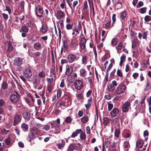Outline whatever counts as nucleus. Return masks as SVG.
Returning <instances> with one entry per match:
<instances>
[{"label": "nucleus", "mask_w": 151, "mask_h": 151, "mask_svg": "<svg viewBox=\"0 0 151 151\" xmlns=\"http://www.w3.org/2000/svg\"><path fill=\"white\" fill-rule=\"evenodd\" d=\"M22 116L21 114H16L14 117L13 124L15 126L18 124L21 121Z\"/></svg>", "instance_id": "obj_1"}, {"label": "nucleus", "mask_w": 151, "mask_h": 151, "mask_svg": "<svg viewBox=\"0 0 151 151\" xmlns=\"http://www.w3.org/2000/svg\"><path fill=\"white\" fill-rule=\"evenodd\" d=\"M36 14L37 17L40 18L43 17V11L42 7L40 5H38L36 8Z\"/></svg>", "instance_id": "obj_2"}, {"label": "nucleus", "mask_w": 151, "mask_h": 151, "mask_svg": "<svg viewBox=\"0 0 151 151\" xmlns=\"http://www.w3.org/2000/svg\"><path fill=\"white\" fill-rule=\"evenodd\" d=\"M10 101L14 103H16L19 100V96L17 93L16 92L15 94L11 95L9 97Z\"/></svg>", "instance_id": "obj_3"}, {"label": "nucleus", "mask_w": 151, "mask_h": 151, "mask_svg": "<svg viewBox=\"0 0 151 151\" xmlns=\"http://www.w3.org/2000/svg\"><path fill=\"white\" fill-rule=\"evenodd\" d=\"M126 87L124 85H119L116 89L117 94H119L124 93L126 90Z\"/></svg>", "instance_id": "obj_4"}, {"label": "nucleus", "mask_w": 151, "mask_h": 151, "mask_svg": "<svg viewBox=\"0 0 151 151\" xmlns=\"http://www.w3.org/2000/svg\"><path fill=\"white\" fill-rule=\"evenodd\" d=\"M131 109L130 104L128 101L125 102L122 106V111L123 112H126Z\"/></svg>", "instance_id": "obj_5"}, {"label": "nucleus", "mask_w": 151, "mask_h": 151, "mask_svg": "<svg viewBox=\"0 0 151 151\" xmlns=\"http://www.w3.org/2000/svg\"><path fill=\"white\" fill-rule=\"evenodd\" d=\"M23 74L26 78H29L32 76V73L30 69L26 68L23 70Z\"/></svg>", "instance_id": "obj_6"}, {"label": "nucleus", "mask_w": 151, "mask_h": 151, "mask_svg": "<svg viewBox=\"0 0 151 151\" xmlns=\"http://www.w3.org/2000/svg\"><path fill=\"white\" fill-rule=\"evenodd\" d=\"M83 86V83L80 80H76L74 83V86L78 90H81Z\"/></svg>", "instance_id": "obj_7"}, {"label": "nucleus", "mask_w": 151, "mask_h": 151, "mask_svg": "<svg viewBox=\"0 0 151 151\" xmlns=\"http://www.w3.org/2000/svg\"><path fill=\"white\" fill-rule=\"evenodd\" d=\"M78 46V42L77 40L75 38L71 39L70 43V47L73 49H76Z\"/></svg>", "instance_id": "obj_8"}, {"label": "nucleus", "mask_w": 151, "mask_h": 151, "mask_svg": "<svg viewBox=\"0 0 151 151\" xmlns=\"http://www.w3.org/2000/svg\"><path fill=\"white\" fill-rule=\"evenodd\" d=\"M22 59L19 57H17L14 59L13 63L16 66H20L22 65Z\"/></svg>", "instance_id": "obj_9"}, {"label": "nucleus", "mask_w": 151, "mask_h": 151, "mask_svg": "<svg viewBox=\"0 0 151 151\" xmlns=\"http://www.w3.org/2000/svg\"><path fill=\"white\" fill-rule=\"evenodd\" d=\"M76 58V55L73 54H69L67 58L68 61L69 63H71L74 62Z\"/></svg>", "instance_id": "obj_10"}, {"label": "nucleus", "mask_w": 151, "mask_h": 151, "mask_svg": "<svg viewBox=\"0 0 151 151\" xmlns=\"http://www.w3.org/2000/svg\"><path fill=\"white\" fill-rule=\"evenodd\" d=\"M86 40L85 38L83 37L81 38L80 45L81 48L82 49L84 50L86 48Z\"/></svg>", "instance_id": "obj_11"}, {"label": "nucleus", "mask_w": 151, "mask_h": 151, "mask_svg": "<svg viewBox=\"0 0 151 151\" xmlns=\"http://www.w3.org/2000/svg\"><path fill=\"white\" fill-rule=\"evenodd\" d=\"M119 113V110L117 108H114L110 112V114L111 116L115 117L117 116Z\"/></svg>", "instance_id": "obj_12"}, {"label": "nucleus", "mask_w": 151, "mask_h": 151, "mask_svg": "<svg viewBox=\"0 0 151 151\" xmlns=\"http://www.w3.org/2000/svg\"><path fill=\"white\" fill-rule=\"evenodd\" d=\"M48 30L47 25L45 23L42 24V27L40 29V31L43 33H45Z\"/></svg>", "instance_id": "obj_13"}, {"label": "nucleus", "mask_w": 151, "mask_h": 151, "mask_svg": "<svg viewBox=\"0 0 151 151\" xmlns=\"http://www.w3.org/2000/svg\"><path fill=\"white\" fill-rule=\"evenodd\" d=\"M144 143V141L143 140L139 139L136 143V146L137 148H142Z\"/></svg>", "instance_id": "obj_14"}, {"label": "nucleus", "mask_w": 151, "mask_h": 151, "mask_svg": "<svg viewBox=\"0 0 151 151\" xmlns=\"http://www.w3.org/2000/svg\"><path fill=\"white\" fill-rule=\"evenodd\" d=\"M34 47L36 50H39L42 48V45L40 43L37 42L34 44Z\"/></svg>", "instance_id": "obj_15"}, {"label": "nucleus", "mask_w": 151, "mask_h": 151, "mask_svg": "<svg viewBox=\"0 0 151 151\" xmlns=\"http://www.w3.org/2000/svg\"><path fill=\"white\" fill-rule=\"evenodd\" d=\"M23 118L27 121H29L30 117V116L29 113L27 112H24L22 114Z\"/></svg>", "instance_id": "obj_16"}, {"label": "nucleus", "mask_w": 151, "mask_h": 151, "mask_svg": "<svg viewBox=\"0 0 151 151\" xmlns=\"http://www.w3.org/2000/svg\"><path fill=\"white\" fill-rule=\"evenodd\" d=\"M82 132L81 129H76L75 132H73L71 135V137L74 138L77 136L78 134Z\"/></svg>", "instance_id": "obj_17"}, {"label": "nucleus", "mask_w": 151, "mask_h": 151, "mask_svg": "<svg viewBox=\"0 0 151 151\" xmlns=\"http://www.w3.org/2000/svg\"><path fill=\"white\" fill-rule=\"evenodd\" d=\"M35 138V135L32 132L28 134L27 139L29 141L31 142L32 140L34 139Z\"/></svg>", "instance_id": "obj_18"}, {"label": "nucleus", "mask_w": 151, "mask_h": 151, "mask_svg": "<svg viewBox=\"0 0 151 151\" xmlns=\"http://www.w3.org/2000/svg\"><path fill=\"white\" fill-rule=\"evenodd\" d=\"M73 71L72 68L70 66H69L66 68L65 72V74L68 76H69Z\"/></svg>", "instance_id": "obj_19"}, {"label": "nucleus", "mask_w": 151, "mask_h": 151, "mask_svg": "<svg viewBox=\"0 0 151 151\" xmlns=\"http://www.w3.org/2000/svg\"><path fill=\"white\" fill-rule=\"evenodd\" d=\"M56 23L58 27H60L61 29H63L64 28V25L63 20H61L60 22L58 21Z\"/></svg>", "instance_id": "obj_20"}, {"label": "nucleus", "mask_w": 151, "mask_h": 151, "mask_svg": "<svg viewBox=\"0 0 151 151\" xmlns=\"http://www.w3.org/2000/svg\"><path fill=\"white\" fill-rule=\"evenodd\" d=\"M107 86L108 90L109 91L113 92L115 89V87L113 86L111 84H108Z\"/></svg>", "instance_id": "obj_21"}, {"label": "nucleus", "mask_w": 151, "mask_h": 151, "mask_svg": "<svg viewBox=\"0 0 151 151\" xmlns=\"http://www.w3.org/2000/svg\"><path fill=\"white\" fill-rule=\"evenodd\" d=\"M57 14L58 18L60 19L62 18L65 15L63 12L59 10L57 11Z\"/></svg>", "instance_id": "obj_22"}, {"label": "nucleus", "mask_w": 151, "mask_h": 151, "mask_svg": "<svg viewBox=\"0 0 151 151\" xmlns=\"http://www.w3.org/2000/svg\"><path fill=\"white\" fill-rule=\"evenodd\" d=\"M7 45L8 46L7 50L9 52L12 51L13 49V47L11 42H8Z\"/></svg>", "instance_id": "obj_23"}, {"label": "nucleus", "mask_w": 151, "mask_h": 151, "mask_svg": "<svg viewBox=\"0 0 151 151\" xmlns=\"http://www.w3.org/2000/svg\"><path fill=\"white\" fill-rule=\"evenodd\" d=\"M92 101L91 98L89 99L88 100V103L87 104L85 105V106L86 108V109H88L90 107L91 105V102Z\"/></svg>", "instance_id": "obj_24"}, {"label": "nucleus", "mask_w": 151, "mask_h": 151, "mask_svg": "<svg viewBox=\"0 0 151 151\" xmlns=\"http://www.w3.org/2000/svg\"><path fill=\"white\" fill-rule=\"evenodd\" d=\"M138 42L137 39H134L132 42V48H134L136 47L138 44Z\"/></svg>", "instance_id": "obj_25"}, {"label": "nucleus", "mask_w": 151, "mask_h": 151, "mask_svg": "<svg viewBox=\"0 0 151 151\" xmlns=\"http://www.w3.org/2000/svg\"><path fill=\"white\" fill-rule=\"evenodd\" d=\"M79 33V32L78 29L76 28H75L73 30V32L72 35L74 37L77 36Z\"/></svg>", "instance_id": "obj_26"}, {"label": "nucleus", "mask_w": 151, "mask_h": 151, "mask_svg": "<svg viewBox=\"0 0 151 151\" xmlns=\"http://www.w3.org/2000/svg\"><path fill=\"white\" fill-rule=\"evenodd\" d=\"M125 55L123 54L120 58V61L119 63V65L120 66H122L123 63L125 61Z\"/></svg>", "instance_id": "obj_27"}, {"label": "nucleus", "mask_w": 151, "mask_h": 151, "mask_svg": "<svg viewBox=\"0 0 151 151\" xmlns=\"http://www.w3.org/2000/svg\"><path fill=\"white\" fill-rule=\"evenodd\" d=\"M103 123L104 126L107 125L110 122L109 119L107 117H104L103 118Z\"/></svg>", "instance_id": "obj_28"}, {"label": "nucleus", "mask_w": 151, "mask_h": 151, "mask_svg": "<svg viewBox=\"0 0 151 151\" xmlns=\"http://www.w3.org/2000/svg\"><path fill=\"white\" fill-rule=\"evenodd\" d=\"M88 57L86 55L83 56L82 58V62L83 64H86L87 61Z\"/></svg>", "instance_id": "obj_29"}, {"label": "nucleus", "mask_w": 151, "mask_h": 151, "mask_svg": "<svg viewBox=\"0 0 151 151\" xmlns=\"http://www.w3.org/2000/svg\"><path fill=\"white\" fill-rule=\"evenodd\" d=\"M80 73L81 75L82 76H85L86 75V70L83 68L80 70Z\"/></svg>", "instance_id": "obj_30"}, {"label": "nucleus", "mask_w": 151, "mask_h": 151, "mask_svg": "<svg viewBox=\"0 0 151 151\" xmlns=\"http://www.w3.org/2000/svg\"><path fill=\"white\" fill-rule=\"evenodd\" d=\"M21 29L23 32L25 33L27 32L29 30V29L27 27L25 26H22Z\"/></svg>", "instance_id": "obj_31"}, {"label": "nucleus", "mask_w": 151, "mask_h": 151, "mask_svg": "<svg viewBox=\"0 0 151 151\" xmlns=\"http://www.w3.org/2000/svg\"><path fill=\"white\" fill-rule=\"evenodd\" d=\"M45 73L44 71H41L38 74L39 77L41 78H42L45 77Z\"/></svg>", "instance_id": "obj_32"}, {"label": "nucleus", "mask_w": 151, "mask_h": 151, "mask_svg": "<svg viewBox=\"0 0 151 151\" xmlns=\"http://www.w3.org/2000/svg\"><path fill=\"white\" fill-rule=\"evenodd\" d=\"M89 4L90 6L91 5L93 14H94V8L93 6V4L92 0H88Z\"/></svg>", "instance_id": "obj_33"}, {"label": "nucleus", "mask_w": 151, "mask_h": 151, "mask_svg": "<svg viewBox=\"0 0 151 151\" xmlns=\"http://www.w3.org/2000/svg\"><path fill=\"white\" fill-rule=\"evenodd\" d=\"M115 136L116 137H119V134H120V129L119 128L116 129L114 132Z\"/></svg>", "instance_id": "obj_34"}, {"label": "nucleus", "mask_w": 151, "mask_h": 151, "mask_svg": "<svg viewBox=\"0 0 151 151\" xmlns=\"http://www.w3.org/2000/svg\"><path fill=\"white\" fill-rule=\"evenodd\" d=\"M80 135V139L82 140H84L86 139V134L85 133L82 132H81Z\"/></svg>", "instance_id": "obj_35"}, {"label": "nucleus", "mask_w": 151, "mask_h": 151, "mask_svg": "<svg viewBox=\"0 0 151 151\" xmlns=\"http://www.w3.org/2000/svg\"><path fill=\"white\" fill-rule=\"evenodd\" d=\"M21 127L23 129L26 130L28 129V125L25 123H23L21 125Z\"/></svg>", "instance_id": "obj_36"}, {"label": "nucleus", "mask_w": 151, "mask_h": 151, "mask_svg": "<svg viewBox=\"0 0 151 151\" xmlns=\"http://www.w3.org/2000/svg\"><path fill=\"white\" fill-rule=\"evenodd\" d=\"M88 119L87 116H83L81 118V120L83 123H86L88 120Z\"/></svg>", "instance_id": "obj_37"}, {"label": "nucleus", "mask_w": 151, "mask_h": 151, "mask_svg": "<svg viewBox=\"0 0 151 151\" xmlns=\"http://www.w3.org/2000/svg\"><path fill=\"white\" fill-rule=\"evenodd\" d=\"M118 42V40L116 38L113 39L111 41V44L114 45H116Z\"/></svg>", "instance_id": "obj_38"}, {"label": "nucleus", "mask_w": 151, "mask_h": 151, "mask_svg": "<svg viewBox=\"0 0 151 151\" xmlns=\"http://www.w3.org/2000/svg\"><path fill=\"white\" fill-rule=\"evenodd\" d=\"M1 87L3 89L5 90L8 87L7 83L6 82H4L2 84Z\"/></svg>", "instance_id": "obj_39"}, {"label": "nucleus", "mask_w": 151, "mask_h": 151, "mask_svg": "<svg viewBox=\"0 0 151 151\" xmlns=\"http://www.w3.org/2000/svg\"><path fill=\"white\" fill-rule=\"evenodd\" d=\"M72 121V119L70 116H68L65 118V121L67 123H70Z\"/></svg>", "instance_id": "obj_40"}, {"label": "nucleus", "mask_w": 151, "mask_h": 151, "mask_svg": "<svg viewBox=\"0 0 151 151\" xmlns=\"http://www.w3.org/2000/svg\"><path fill=\"white\" fill-rule=\"evenodd\" d=\"M63 47L65 50H67L68 48V42L66 41H64L63 42Z\"/></svg>", "instance_id": "obj_41"}, {"label": "nucleus", "mask_w": 151, "mask_h": 151, "mask_svg": "<svg viewBox=\"0 0 151 151\" xmlns=\"http://www.w3.org/2000/svg\"><path fill=\"white\" fill-rule=\"evenodd\" d=\"M117 75L120 77H122L123 76V73L121 70L118 69L117 71Z\"/></svg>", "instance_id": "obj_42"}, {"label": "nucleus", "mask_w": 151, "mask_h": 151, "mask_svg": "<svg viewBox=\"0 0 151 151\" xmlns=\"http://www.w3.org/2000/svg\"><path fill=\"white\" fill-rule=\"evenodd\" d=\"M146 9L147 8L146 7H144L141 8L139 9H138V10L140 11L139 12L140 13L142 14H144L146 12Z\"/></svg>", "instance_id": "obj_43"}, {"label": "nucleus", "mask_w": 151, "mask_h": 151, "mask_svg": "<svg viewBox=\"0 0 151 151\" xmlns=\"http://www.w3.org/2000/svg\"><path fill=\"white\" fill-rule=\"evenodd\" d=\"M144 20L146 22H150L151 20V17L148 15H146L145 17Z\"/></svg>", "instance_id": "obj_44"}, {"label": "nucleus", "mask_w": 151, "mask_h": 151, "mask_svg": "<svg viewBox=\"0 0 151 151\" xmlns=\"http://www.w3.org/2000/svg\"><path fill=\"white\" fill-rule=\"evenodd\" d=\"M27 25L28 27L31 28L33 27L34 26V23L30 21L28 22L27 24Z\"/></svg>", "instance_id": "obj_45"}, {"label": "nucleus", "mask_w": 151, "mask_h": 151, "mask_svg": "<svg viewBox=\"0 0 151 151\" xmlns=\"http://www.w3.org/2000/svg\"><path fill=\"white\" fill-rule=\"evenodd\" d=\"M108 109L109 111H110L113 108V105L112 104H108Z\"/></svg>", "instance_id": "obj_46"}, {"label": "nucleus", "mask_w": 151, "mask_h": 151, "mask_svg": "<svg viewBox=\"0 0 151 151\" xmlns=\"http://www.w3.org/2000/svg\"><path fill=\"white\" fill-rule=\"evenodd\" d=\"M108 73L106 72V74L105 76L104 81L105 82V84H106V83L108 82Z\"/></svg>", "instance_id": "obj_47"}, {"label": "nucleus", "mask_w": 151, "mask_h": 151, "mask_svg": "<svg viewBox=\"0 0 151 151\" xmlns=\"http://www.w3.org/2000/svg\"><path fill=\"white\" fill-rule=\"evenodd\" d=\"M66 28L68 30H70L72 29V25L70 24H67L66 25Z\"/></svg>", "instance_id": "obj_48"}, {"label": "nucleus", "mask_w": 151, "mask_h": 151, "mask_svg": "<svg viewBox=\"0 0 151 151\" xmlns=\"http://www.w3.org/2000/svg\"><path fill=\"white\" fill-rule=\"evenodd\" d=\"M129 142L125 141L124 142L123 146L124 147L127 148L129 146Z\"/></svg>", "instance_id": "obj_49"}, {"label": "nucleus", "mask_w": 151, "mask_h": 151, "mask_svg": "<svg viewBox=\"0 0 151 151\" xmlns=\"http://www.w3.org/2000/svg\"><path fill=\"white\" fill-rule=\"evenodd\" d=\"M88 6L87 2L86 1L84 2L83 9L84 10H86Z\"/></svg>", "instance_id": "obj_50"}, {"label": "nucleus", "mask_w": 151, "mask_h": 151, "mask_svg": "<svg viewBox=\"0 0 151 151\" xmlns=\"http://www.w3.org/2000/svg\"><path fill=\"white\" fill-rule=\"evenodd\" d=\"M113 66V64L112 63H111L109 65V66L106 69L107 72H108L109 73V71L111 70V68H112Z\"/></svg>", "instance_id": "obj_51"}, {"label": "nucleus", "mask_w": 151, "mask_h": 151, "mask_svg": "<svg viewBox=\"0 0 151 151\" xmlns=\"http://www.w3.org/2000/svg\"><path fill=\"white\" fill-rule=\"evenodd\" d=\"M43 129L46 131H48L50 129V126L48 125H46L44 126Z\"/></svg>", "instance_id": "obj_52"}, {"label": "nucleus", "mask_w": 151, "mask_h": 151, "mask_svg": "<svg viewBox=\"0 0 151 151\" xmlns=\"http://www.w3.org/2000/svg\"><path fill=\"white\" fill-rule=\"evenodd\" d=\"M116 15L115 14H114L113 15L112 17V25H113L114 23L115 22L116 20Z\"/></svg>", "instance_id": "obj_53"}, {"label": "nucleus", "mask_w": 151, "mask_h": 151, "mask_svg": "<svg viewBox=\"0 0 151 151\" xmlns=\"http://www.w3.org/2000/svg\"><path fill=\"white\" fill-rule=\"evenodd\" d=\"M41 53L39 52H35L34 53V56L35 57H39Z\"/></svg>", "instance_id": "obj_54"}, {"label": "nucleus", "mask_w": 151, "mask_h": 151, "mask_svg": "<svg viewBox=\"0 0 151 151\" xmlns=\"http://www.w3.org/2000/svg\"><path fill=\"white\" fill-rule=\"evenodd\" d=\"M71 78V77L70 76H69L67 77L68 79L69 82L70 83H73L74 82V80L73 79H72Z\"/></svg>", "instance_id": "obj_55"}, {"label": "nucleus", "mask_w": 151, "mask_h": 151, "mask_svg": "<svg viewBox=\"0 0 151 151\" xmlns=\"http://www.w3.org/2000/svg\"><path fill=\"white\" fill-rule=\"evenodd\" d=\"M126 16V14L124 12H123L121 15V18L122 19H124Z\"/></svg>", "instance_id": "obj_56"}, {"label": "nucleus", "mask_w": 151, "mask_h": 151, "mask_svg": "<svg viewBox=\"0 0 151 151\" xmlns=\"http://www.w3.org/2000/svg\"><path fill=\"white\" fill-rule=\"evenodd\" d=\"M144 136L145 137V139L147 140V139L148 137H147L146 138L145 137L146 136H147L148 135V132L147 131H145L144 132L143 134Z\"/></svg>", "instance_id": "obj_57"}, {"label": "nucleus", "mask_w": 151, "mask_h": 151, "mask_svg": "<svg viewBox=\"0 0 151 151\" xmlns=\"http://www.w3.org/2000/svg\"><path fill=\"white\" fill-rule=\"evenodd\" d=\"M6 10L8 12L9 14H10L11 13V11L9 7L6 6Z\"/></svg>", "instance_id": "obj_58"}, {"label": "nucleus", "mask_w": 151, "mask_h": 151, "mask_svg": "<svg viewBox=\"0 0 151 151\" xmlns=\"http://www.w3.org/2000/svg\"><path fill=\"white\" fill-rule=\"evenodd\" d=\"M118 49L119 50H121L122 48V42H120L118 45L117 46Z\"/></svg>", "instance_id": "obj_59"}, {"label": "nucleus", "mask_w": 151, "mask_h": 151, "mask_svg": "<svg viewBox=\"0 0 151 151\" xmlns=\"http://www.w3.org/2000/svg\"><path fill=\"white\" fill-rule=\"evenodd\" d=\"M5 143L7 145H9L10 143V138H7L6 139Z\"/></svg>", "instance_id": "obj_60"}, {"label": "nucleus", "mask_w": 151, "mask_h": 151, "mask_svg": "<svg viewBox=\"0 0 151 151\" xmlns=\"http://www.w3.org/2000/svg\"><path fill=\"white\" fill-rule=\"evenodd\" d=\"M4 18L6 20L8 19V16L7 14H5V13H3L2 14Z\"/></svg>", "instance_id": "obj_61"}, {"label": "nucleus", "mask_w": 151, "mask_h": 151, "mask_svg": "<svg viewBox=\"0 0 151 151\" xmlns=\"http://www.w3.org/2000/svg\"><path fill=\"white\" fill-rule=\"evenodd\" d=\"M68 60L66 59H63L61 60V64H63L65 63H68Z\"/></svg>", "instance_id": "obj_62"}, {"label": "nucleus", "mask_w": 151, "mask_h": 151, "mask_svg": "<svg viewBox=\"0 0 151 151\" xmlns=\"http://www.w3.org/2000/svg\"><path fill=\"white\" fill-rule=\"evenodd\" d=\"M147 35V33L146 32H145L143 33V35H142V38L143 39H145Z\"/></svg>", "instance_id": "obj_63"}, {"label": "nucleus", "mask_w": 151, "mask_h": 151, "mask_svg": "<svg viewBox=\"0 0 151 151\" xmlns=\"http://www.w3.org/2000/svg\"><path fill=\"white\" fill-rule=\"evenodd\" d=\"M112 85L114 86L115 87V86H117V84L116 81H113L112 82Z\"/></svg>", "instance_id": "obj_64"}]
</instances>
